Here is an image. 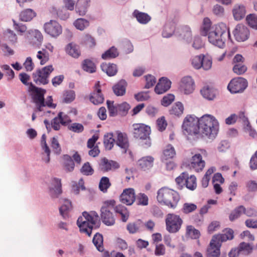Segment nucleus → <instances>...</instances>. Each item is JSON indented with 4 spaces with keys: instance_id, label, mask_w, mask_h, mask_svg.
<instances>
[{
    "instance_id": "4c0bfd02",
    "label": "nucleus",
    "mask_w": 257,
    "mask_h": 257,
    "mask_svg": "<svg viewBox=\"0 0 257 257\" xmlns=\"http://www.w3.org/2000/svg\"><path fill=\"white\" fill-rule=\"evenodd\" d=\"M175 25L174 23L170 22L166 23L164 26L162 35L164 38H170L174 33Z\"/></svg>"
},
{
    "instance_id": "3c124183",
    "label": "nucleus",
    "mask_w": 257,
    "mask_h": 257,
    "mask_svg": "<svg viewBox=\"0 0 257 257\" xmlns=\"http://www.w3.org/2000/svg\"><path fill=\"white\" fill-rule=\"evenodd\" d=\"M176 155V152L174 148L171 145H168L165 147L163 150V159L168 160L173 158Z\"/></svg>"
},
{
    "instance_id": "4468645a",
    "label": "nucleus",
    "mask_w": 257,
    "mask_h": 257,
    "mask_svg": "<svg viewBox=\"0 0 257 257\" xmlns=\"http://www.w3.org/2000/svg\"><path fill=\"white\" fill-rule=\"evenodd\" d=\"M247 82L242 77H237L232 79L228 84L227 88L232 93L242 92L247 87Z\"/></svg>"
},
{
    "instance_id": "423d86ee",
    "label": "nucleus",
    "mask_w": 257,
    "mask_h": 257,
    "mask_svg": "<svg viewBox=\"0 0 257 257\" xmlns=\"http://www.w3.org/2000/svg\"><path fill=\"white\" fill-rule=\"evenodd\" d=\"M180 199V195L177 191L168 187H162L157 191V201L170 208L175 209Z\"/></svg>"
},
{
    "instance_id": "e433bc0d",
    "label": "nucleus",
    "mask_w": 257,
    "mask_h": 257,
    "mask_svg": "<svg viewBox=\"0 0 257 257\" xmlns=\"http://www.w3.org/2000/svg\"><path fill=\"white\" fill-rule=\"evenodd\" d=\"M66 52L73 58H78L80 55V51L78 46L71 43L68 44L65 48Z\"/></svg>"
},
{
    "instance_id": "864d4df0",
    "label": "nucleus",
    "mask_w": 257,
    "mask_h": 257,
    "mask_svg": "<svg viewBox=\"0 0 257 257\" xmlns=\"http://www.w3.org/2000/svg\"><path fill=\"white\" fill-rule=\"evenodd\" d=\"M247 25L252 29L257 30V16L254 14L247 15L246 17Z\"/></svg>"
},
{
    "instance_id": "58836bf2",
    "label": "nucleus",
    "mask_w": 257,
    "mask_h": 257,
    "mask_svg": "<svg viewBox=\"0 0 257 257\" xmlns=\"http://www.w3.org/2000/svg\"><path fill=\"white\" fill-rule=\"evenodd\" d=\"M184 107L183 103L180 101L175 103L169 110L170 113L177 116H181L184 112Z\"/></svg>"
},
{
    "instance_id": "f257e3e1",
    "label": "nucleus",
    "mask_w": 257,
    "mask_h": 257,
    "mask_svg": "<svg viewBox=\"0 0 257 257\" xmlns=\"http://www.w3.org/2000/svg\"><path fill=\"white\" fill-rule=\"evenodd\" d=\"M200 33L202 36L207 37L210 44L220 48L225 46L226 39L230 37L229 29L225 23L220 22L212 25L208 17L203 19Z\"/></svg>"
},
{
    "instance_id": "39448f33",
    "label": "nucleus",
    "mask_w": 257,
    "mask_h": 257,
    "mask_svg": "<svg viewBox=\"0 0 257 257\" xmlns=\"http://www.w3.org/2000/svg\"><path fill=\"white\" fill-rule=\"evenodd\" d=\"M14 29L21 35L24 34V38L28 43L34 45H40L43 40V37L41 33L36 29H30L27 31V26L22 24L17 23L13 20Z\"/></svg>"
},
{
    "instance_id": "5fc2aeb1",
    "label": "nucleus",
    "mask_w": 257,
    "mask_h": 257,
    "mask_svg": "<svg viewBox=\"0 0 257 257\" xmlns=\"http://www.w3.org/2000/svg\"><path fill=\"white\" fill-rule=\"evenodd\" d=\"M93 242L96 248L99 251L103 250V237L101 234L99 233H96L93 238Z\"/></svg>"
},
{
    "instance_id": "2f4dec72",
    "label": "nucleus",
    "mask_w": 257,
    "mask_h": 257,
    "mask_svg": "<svg viewBox=\"0 0 257 257\" xmlns=\"http://www.w3.org/2000/svg\"><path fill=\"white\" fill-rule=\"evenodd\" d=\"M200 93L203 98L208 100H214L217 94L214 88L208 86H204L200 90Z\"/></svg>"
},
{
    "instance_id": "dca6fc26",
    "label": "nucleus",
    "mask_w": 257,
    "mask_h": 257,
    "mask_svg": "<svg viewBox=\"0 0 257 257\" xmlns=\"http://www.w3.org/2000/svg\"><path fill=\"white\" fill-rule=\"evenodd\" d=\"M235 40L238 42H244L247 40L249 36V31L243 24H238L233 31Z\"/></svg>"
},
{
    "instance_id": "c03bdc74",
    "label": "nucleus",
    "mask_w": 257,
    "mask_h": 257,
    "mask_svg": "<svg viewBox=\"0 0 257 257\" xmlns=\"http://www.w3.org/2000/svg\"><path fill=\"white\" fill-rule=\"evenodd\" d=\"M119 55L117 49L114 46L111 47L101 55V58L107 60L116 58Z\"/></svg>"
},
{
    "instance_id": "5701e85b",
    "label": "nucleus",
    "mask_w": 257,
    "mask_h": 257,
    "mask_svg": "<svg viewBox=\"0 0 257 257\" xmlns=\"http://www.w3.org/2000/svg\"><path fill=\"white\" fill-rule=\"evenodd\" d=\"M94 88V92L90 95L89 99L94 104L97 105L102 103L104 101V97L101 92L99 81L96 82Z\"/></svg>"
},
{
    "instance_id": "4d7b16f0",
    "label": "nucleus",
    "mask_w": 257,
    "mask_h": 257,
    "mask_svg": "<svg viewBox=\"0 0 257 257\" xmlns=\"http://www.w3.org/2000/svg\"><path fill=\"white\" fill-rule=\"evenodd\" d=\"M186 187L190 190H194L197 187L196 178L195 176H187L185 181Z\"/></svg>"
},
{
    "instance_id": "aec40b11",
    "label": "nucleus",
    "mask_w": 257,
    "mask_h": 257,
    "mask_svg": "<svg viewBox=\"0 0 257 257\" xmlns=\"http://www.w3.org/2000/svg\"><path fill=\"white\" fill-rule=\"evenodd\" d=\"M171 81L167 77H161L155 88V92L158 94L165 93L171 88Z\"/></svg>"
},
{
    "instance_id": "2eb2a0df",
    "label": "nucleus",
    "mask_w": 257,
    "mask_h": 257,
    "mask_svg": "<svg viewBox=\"0 0 257 257\" xmlns=\"http://www.w3.org/2000/svg\"><path fill=\"white\" fill-rule=\"evenodd\" d=\"M45 32L53 38L59 36L62 32L61 26L55 20H50L44 25Z\"/></svg>"
},
{
    "instance_id": "a18cd8bd",
    "label": "nucleus",
    "mask_w": 257,
    "mask_h": 257,
    "mask_svg": "<svg viewBox=\"0 0 257 257\" xmlns=\"http://www.w3.org/2000/svg\"><path fill=\"white\" fill-rule=\"evenodd\" d=\"M36 16V13L31 9H27L21 12L20 19L22 21L29 22Z\"/></svg>"
},
{
    "instance_id": "ea45409f",
    "label": "nucleus",
    "mask_w": 257,
    "mask_h": 257,
    "mask_svg": "<svg viewBox=\"0 0 257 257\" xmlns=\"http://www.w3.org/2000/svg\"><path fill=\"white\" fill-rule=\"evenodd\" d=\"M82 67L83 70L90 73H93L96 71V65L91 59H85L82 63Z\"/></svg>"
},
{
    "instance_id": "7c9ffc66",
    "label": "nucleus",
    "mask_w": 257,
    "mask_h": 257,
    "mask_svg": "<svg viewBox=\"0 0 257 257\" xmlns=\"http://www.w3.org/2000/svg\"><path fill=\"white\" fill-rule=\"evenodd\" d=\"M90 0H77L75 11L80 16H84L90 6Z\"/></svg>"
},
{
    "instance_id": "b1692460",
    "label": "nucleus",
    "mask_w": 257,
    "mask_h": 257,
    "mask_svg": "<svg viewBox=\"0 0 257 257\" xmlns=\"http://www.w3.org/2000/svg\"><path fill=\"white\" fill-rule=\"evenodd\" d=\"M214 239L215 238H212L210 242L209 246L207 250V257H219L220 255V248L221 245Z\"/></svg>"
},
{
    "instance_id": "a19ab883",
    "label": "nucleus",
    "mask_w": 257,
    "mask_h": 257,
    "mask_svg": "<svg viewBox=\"0 0 257 257\" xmlns=\"http://www.w3.org/2000/svg\"><path fill=\"white\" fill-rule=\"evenodd\" d=\"M126 83L123 80H120L113 87L114 93L117 96H122L125 92V87Z\"/></svg>"
},
{
    "instance_id": "bf43d9fd",
    "label": "nucleus",
    "mask_w": 257,
    "mask_h": 257,
    "mask_svg": "<svg viewBox=\"0 0 257 257\" xmlns=\"http://www.w3.org/2000/svg\"><path fill=\"white\" fill-rule=\"evenodd\" d=\"M110 183L108 178L103 177L100 180L99 184V188L103 192H106L108 188L110 186Z\"/></svg>"
},
{
    "instance_id": "412c9836",
    "label": "nucleus",
    "mask_w": 257,
    "mask_h": 257,
    "mask_svg": "<svg viewBox=\"0 0 257 257\" xmlns=\"http://www.w3.org/2000/svg\"><path fill=\"white\" fill-rule=\"evenodd\" d=\"M231 12L233 19L235 21H238L245 17L246 14V9L244 5L241 4H236L233 7Z\"/></svg>"
},
{
    "instance_id": "e2e57ef3",
    "label": "nucleus",
    "mask_w": 257,
    "mask_h": 257,
    "mask_svg": "<svg viewBox=\"0 0 257 257\" xmlns=\"http://www.w3.org/2000/svg\"><path fill=\"white\" fill-rule=\"evenodd\" d=\"M75 98V93L73 90H69L64 92L63 94V101L66 103H70Z\"/></svg>"
},
{
    "instance_id": "f03ea898",
    "label": "nucleus",
    "mask_w": 257,
    "mask_h": 257,
    "mask_svg": "<svg viewBox=\"0 0 257 257\" xmlns=\"http://www.w3.org/2000/svg\"><path fill=\"white\" fill-rule=\"evenodd\" d=\"M219 129V123L213 115L205 114L199 118V137H206L213 139L217 136Z\"/></svg>"
},
{
    "instance_id": "a211bd4d",
    "label": "nucleus",
    "mask_w": 257,
    "mask_h": 257,
    "mask_svg": "<svg viewBox=\"0 0 257 257\" xmlns=\"http://www.w3.org/2000/svg\"><path fill=\"white\" fill-rule=\"evenodd\" d=\"M205 162L202 159L200 154L197 153L192 156L189 162L188 166L190 168L194 169L196 172L201 171L205 167Z\"/></svg>"
},
{
    "instance_id": "72a5a7b5",
    "label": "nucleus",
    "mask_w": 257,
    "mask_h": 257,
    "mask_svg": "<svg viewBox=\"0 0 257 257\" xmlns=\"http://www.w3.org/2000/svg\"><path fill=\"white\" fill-rule=\"evenodd\" d=\"M3 38L5 41L9 42L12 45H15L18 42V36L11 29H7L3 34Z\"/></svg>"
},
{
    "instance_id": "774afa93",
    "label": "nucleus",
    "mask_w": 257,
    "mask_h": 257,
    "mask_svg": "<svg viewBox=\"0 0 257 257\" xmlns=\"http://www.w3.org/2000/svg\"><path fill=\"white\" fill-rule=\"evenodd\" d=\"M245 187L249 192L257 191V182L255 180H249L245 183Z\"/></svg>"
},
{
    "instance_id": "f8f14e48",
    "label": "nucleus",
    "mask_w": 257,
    "mask_h": 257,
    "mask_svg": "<svg viewBox=\"0 0 257 257\" xmlns=\"http://www.w3.org/2000/svg\"><path fill=\"white\" fill-rule=\"evenodd\" d=\"M166 229L170 233L177 232L181 228L183 220L179 215L169 213L165 219Z\"/></svg>"
},
{
    "instance_id": "f704fd0d",
    "label": "nucleus",
    "mask_w": 257,
    "mask_h": 257,
    "mask_svg": "<svg viewBox=\"0 0 257 257\" xmlns=\"http://www.w3.org/2000/svg\"><path fill=\"white\" fill-rule=\"evenodd\" d=\"M101 68L109 76L115 75L117 72L116 65L112 63H103L101 65Z\"/></svg>"
},
{
    "instance_id": "0eeeda50",
    "label": "nucleus",
    "mask_w": 257,
    "mask_h": 257,
    "mask_svg": "<svg viewBox=\"0 0 257 257\" xmlns=\"http://www.w3.org/2000/svg\"><path fill=\"white\" fill-rule=\"evenodd\" d=\"M199 118L194 115H187L182 125L184 134L198 138Z\"/></svg>"
},
{
    "instance_id": "0e129e2a",
    "label": "nucleus",
    "mask_w": 257,
    "mask_h": 257,
    "mask_svg": "<svg viewBox=\"0 0 257 257\" xmlns=\"http://www.w3.org/2000/svg\"><path fill=\"white\" fill-rule=\"evenodd\" d=\"M197 205L192 203H185L182 206V211L185 214L193 212L197 209Z\"/></svg>"
},
{
    "instance_id": "69168bd1",
    "label": "nucleus",
    "mask_w": 257,
    "mask_h": 257,
    "mask_svg": "<svg viewBox=\"0 0 257 257\" xmlns=\"http://www.w3.org/2000/svg\"><path fill=\"white\" fill-rule=\"evenodd\" d=\"M115 211L121 215L123 221L125 222L127 220L129 216V213L125 207L122 206H117Z\"/></svg>"
},
{
    "instance_id": "680f3d73",
    "label": "nucleus",
    "mask_w": 257,
    "mask_h": 257,
    "mask_svg": "<svg viewBox=\"0 0 257 257\" xmlns=\"http://www.w3.org/2000/svg\"><path fill=\"white\" fill-rule=\"evenodd\" d=\"M106 103L109 115L111 116H115L118 111V104L114 105V102L110 100H107Z\"/></svg>"
},
{
    "instance_id": "1a4fd4ad",
    "label": "nucleus",
    "mask_w": 257,
    "mask_h": 257,
    "mask_svg": "<svg viewBox=\"0 0 257 257\" xmlns=\"http://www.w3.org/2000/svg\"><path fill=\"white\" fill-rule=\"evenodd\" d=\"M191 66L195 69L203 68L204 70H209L212 67V59L208 54H200L193 56L190 59Z\"/></svg>"
},
{
    "instance_id": "c9c22d12",
    "label": "nucleus",
    "mask_w": 257,
    "mask_h": 257,
    "mask_svg": "<svg viewBox=\"0 0 257 257\" xmlns=\"http://www.w3.org/2000/svg\"><path fill=\"white\" fill-rule=\"evenodd\" d=\"M71 202L68 199H63L62 205L59 208L60 214L64 218L68 217V213L72 209Z\"/></svg>"
},
{
    "instance_id": "338daca9",
    "label": "nucleus",
    "mask_w": 257,
    "mask_h": 257,
    "mask_svg": "<svg viewBox=\"0 0 257 257\" xmlns=\"http://www.w3.org/2000/svg\"><path fill=\"white\" fill-rule=\"evenodd\" d=\"M84 181L82 179L79 180L78 183H74L72 185L73 192L75 194H78L80 190H84L85 189V188L84 187Z\"/></svg>"
},
{
    "instance_id": "37998d69",
    "label": "nucleus",
    "mask_w": 257,
    "mask_h": 257,
    "mask_svg": "<svg viewBox=\"0 0 257 257\" xmlns=\"http://www.w3.org/2000/svg\"><path fill=\"white\" fill-rule=\"evenodd\" d=\"M50 55L47 51L45 49L38 51L36 54V58L39 60L41 65L46 64L49 60Z\"/></svg>"
},
{
    "instance_id": "ddd939ff",
    "label": "nucleus",
    "mask_w": 257,
    "mask_h": 257,
    "mask_svg": "<svg viewBox=\"0 0 257 257\" xmlns=\"http://www.w3.org/2000/svg\"><path fill=\"white\" fill-rule=\"evenodd\" d=\"M195 88V81L192 77L185 76L182 78L179 83L180 91L185 95L192 94Z\"/></svg>"
},
{
    "instance_id": "8fccbe9b",
    "label": "nucleus",
    "mask_w": 257,
    "mask_h": 257,
    "mask_svg": "<svg viewBox=\"0 0 257 257\" xmlns=\"http://www.w3.org/2000/svg\"><path fill=\"white\" fill-rule=\"evenodd\" d=\"M239 249V252L241 253V255H248L250 254L253 249V247L251 244L246 242H241L239 244L238 246Z\"/></svg>"
},
{
    "instance_id": "473e14b6",
    "label": "nucleus",
    "mask_w": 257,
    "mask_h": 257,
    "mask_svg": "<svg viewBox=\"0 0 257 257\" xmlns=\"http://www.w3.org/2000/svg\"><path fill=\"white\" fill-rule=\"evenodd\" d=\"M144 225V224L142 220H137L134 222L128 223L126 226V229L130 233H136L143 230Z\"/></svg>"
},
{
    "instance_id": "7ed1b4c3",
    "label": "nucleus",
    "mask_w": 257,
    "mask_h": 257,
    "mask_svg": "<svg viewBox=\"0 0 257 257\" xmlns=\"http://www.w3.org/2000/svg\"><path fill=\"white\" fill-rule=\"evenodd\" d=\"M29 89L32 92V97L36 105V109L32 115V120H34L36 116L51 117L53 115L54 113L50 110H46L45 105L44 95L46 91L32 85H30Z\"/></svg>"
},
{
    "instance_id": "c756f323",
    "label": "nucleus",
    "mask_w": 257,
    "mask_h": 257,
    "mask_svg": "<svg viewBox=\"0 0 257 257\" xmlns=\"http://www.w3.org/2000/svg\"><path fill=\"white\" fill-rule=\"evenodd\" d=\"M80 44L88 48L92 49L96 46V41L91 35L85 34L81 38Z\"/></svg>"
},
{
    "instance_id": "09e8293b",
    "label": "nucleus",
    "mask_w": 257,
    "mask_h": 257,
    "mask_svg": "<svg viewBox=\"0 0 257 257\" xmlns=\"http://www.w3.org/2000/svg\"><path fill=\"white\" fill-rule=\"evenodd\" d=\"M244 207L242 205H240L235 208L230 213L229 218L231 221H233L236 219L240 217L242 214H244Z\"/></svg>"
},
{
    "instance_id": "9d476101",
    "label": "nucleus",
    "mask_w": 257,
    "mask_h": 257,
    "mask_svg": "<svg viewBox=\"0 0 257 257\" xmlns=\"http://www.w3.org/2000/svg\"><path fill=\"white\" fill-rule=\"evenodd\" d=\"M115 205V201L113 199L105 201L101 208V217L102 222L107 226L113 225L115 219L113 214L110 212Z\"/></svg>"
},
{
    "instance_id": "6e6d98bb",
    "label": "nucleus",
    "mask_w": 257,
    "mask_h": 257,
    "mask_svg": "<svg viewBox=\"0 0 257 257\" xmlns=\"http://www.w3.org/2000/svg\"><path fill=\"white\" fill-rule=\"evenodd\" d=\"M63 158L65 170L68 172L72 171L74 168V163L71 158L65 155L63 156Z\"/></svg>"
},
{
    "instance_id": "de8ad7c7",
    "label": "nucleus",
    "mask_w": 257,
    "mask_h": 257,
    "mask_svg": "<svg viewBox=\"0 0 257 257\" xmlns=\"http://www.w3.org/2000/svg\"><path fill=\"white\" fill-rule=\"evenodd\" d=\"M44 122L47 129L48 130L51 128V126L55 131H58L60 128L61 121H60V118L58 116L55 117L50 124L49 121L47 119L44 120Z\"/></svg>"
},
{
    "instance_id": "c85d7f7f",
    "label": "nucleus",
    "mask_w": 257,
    "mask_h": 257,
    "mask_svg": "<svg viewBox=\"0 0 257 257\" xmlns=\"http://www.w3.org/2000/svg\"><path fill=\"white\" fill-rule=\"evenodd\" d=\"M115 138L116 145L126 152L128 147V140L126 135L120 132L115 133Z\"/></svg>"
},
{
    "instance_id": "603ef678",
    "label": "nucleus",
    "mask_w": 257,
    "mask_h": 257,
    "mask_svg": "<svg viewBox=\"0 0 257 257\" xmlns=\"http://www.w3.org/2000/svg\"><path fill=\"white\" fill-rule=\"evenodd\" d=\"M186 234L192 239H197L200 236V231L192 225L187 226Z\"/></svg>"
},
{
    "instance_id": "4be33fe9",
    "label": "nucleus",
    "mask_w": 257,
    "mask_h": 257,
    "mask_svg": "<svg viewBox=\"0 0 257 257\" xmlns=\"http://www.w3.org/2000/svg\"><path fill=\"white\" fill-rule=\"evenodd\" d=\"M132 16L139 24L146 25L152 20V17L148 14L135 10L132 13Z\"/></svg>"
},
{
    "instance_id": "6e6552de",
    "label": "nucleus",
    "mask_w": 257,
    "mask_h": 257,
    "mask_svg": "<svg viewBox=\"0 0 257 257\" xmlns=\"http://www.w3.org/2000/svg\"><path fill=\"white\" fill-rule=\"evenodd\" d=\"M132 127L134 137L137 139L145 141L146 147H150L151 144L150 139L151 132L150 126L144 123H134Z\"/></svg>"
},
{
    "instance_id": "f3484780",
    "label": "nucleus",
    "mask_w": 257,
    "mask_h": 257,
    "mask_svg": "<svg viewBox=\"0 0 257 257\" xmlns=\"http://www.w3.org/2000/svg\"><path fill=\"white\" fill-rule=\"evenodd\" d=\"M176 35L181 41L190 44L192 39V32L191 28L188 25H183L178 30Z\"/></svg>"
},
{
    "instance_id": "79ce46f5",
    "label": "nucleus",
    "mask_w": 257,
    "mask_h": 257,
    "mask_svg": "<svg viewBox=\"0 0 257 257\" xmlns=\"http://www.w3.org/2000/svg\"><path fill=\"white\" fill-rule=\"evenodd\" d=\"M114 143H116L115 134L107 133L104 136V144L107 150H111L113 147Z\"/></svg>"
},
{
    "instance_id": "cd10ccee",
    "label": "nucleus",
    "mask_w": 257,
    "mask_h": 257,
    "mask_svg": "<svg viewBox=\"0 0 257 257\" xmlns=\"http://www.w3.org/2000/svg\"><path fill=\"white\" fill-rule=\"evenodd\" d=\"M49 193L53 198L57 197L61 193V184L60 180L54 178L49 187Z\"/></svg>"
},
{
    "instance_id": "49530a36",
    "label": "nucleus",
    "mask_w": 257,
    "mask_h": 257,
    "mask_svg": "<svg viewBox=\"0 0 257 257\" xmlns=\"http://www.w3.org/2000/svg\"><path fill=\"white\" fill-rule=\"evenodd\" d=\"M73 25L76 29L82 31L89 26V22L83 18H78L73 22Z\"/></svg>"
},
{
    "instance_id": "9b49d317",
    "label": "nucleus",
    "mask_w": 257,
    "mask_h": 257,
    "mask_svg": "<svg viewBox=\"0 0 257 257\" xmlns=\"http://www.w3.org/2000/svg\"><path fill=\"white\" fill-rule=\"evenodd\" d=\"M54 70L52 65H48L42 69L37 70L33 73L34 81L37 84H46L49 82L50 74Z\"/></svg>"
},
{
    "instance_id": "a878e982",
    "label": "nucleus",
    "mask_w": 257,
    "mask_h": 257,
    "mask_svg": "<svg viewBox=\"0 0 257 257\" xmlns=\"http://www.w3.org/2000/svg\"><path fill=\"white\" fill-rule=\"evenodd\" d=\"M154 158L151 156H145L138 161V166L140 169L146 171L153 166Z\"/></svg>"
},
{
    "instance_id": "052dcab7",
    "label": "nucleus",
    "mask_w": 257,
    "mask_h": 257,
    "mask_svg": "<svg viewBox=\"0 0 257 257\" xmlns=\"http://www.w3.org/2000/svg\"><path fill=\"white\" fill-rule=\"evenodd\" d=\"M187 176H188V174L186 172H183L176 178V183L179 189H182L185 185V181Z\"/></svg>"
},
{
    "instance_id": "6ab92c4d",
    "label": "nucleus",
    "mask_w": 257,
    "mask_h": 257,
    "mask_svg": "<svg viewBox=\"0 0 257 257\" xmlns=\"http://www.w3.org/2000/svg\"><path fill=\"white\" fill-rule=\"evenodd\" d=\"M135 190L133 188L124 189L120 196V201L127 205H132L136 199Z\"/></svg>"
},
{
    "instance_id": "20e7f679",
    "label": "nucleus",
    "mask_w": 257,
    "mask_h": 257,
    "mask_svg": "<svg viewBox=\"0 0 257 257\" xmlns=\"http://www.w3.org/2000/svg\"><path fill=\"white\" fill-rule=\"evenodd\" d=\"M99 222V217L97 213L94 211L89 212L84 211L82 215L79 217L77 224L80 231L90 236L93 227L98 226Z\"/></svg>"
},
{
    "instance_id": "13d9d810",
    "label": "nucleus",
    "mask_w": 257,
    "mask_h": 257,
    "mask_svg": "<svg viewBox=\"0 0 257 257\" xmlns=\"http://www.w3.org/2000/svg\"><path fill=\"white\" fill-rule=\"evenodd\" d=\"M191 46L195 50L201 49L204 46V43L202 38L199 36H195L192 39Z\"/></svg>"
},
{
    "instance_id": "bb28decb",
    "label": "nucleus",
    "mask_w": 257,
    "mask_h": 257,
    "mask_svg": "<svg viewBox=\"0 0 257 257\" xmlns=\"http://www.w3.org/2000/svg\"><path fill=\"white\" fill-rule=\"evenodd\" d=\"M233 233L234 232L232 229L226 228L222 231V233L214 235L212 238H215L214 240L219 242L220 244L221 245L222 242L233 239L234 237Z\"/></svg>"
},
{
    "instance_id": "393cba45",
    "label": "nucleus",
    "mask_w": 257,
    "mask_h": 257,
    "mask_svg": "<svg viewBox=\"0 0 257 257\" xmlns=\"http://www.w3.org/2000/svg\"><path fill=\"white\" fill-rule=\"evenodd\" d=\"M99 166L101 170L104 172H108L119 168V165L115 161L103 158L101 160Z\"/></svg>"
}]
</instances>
